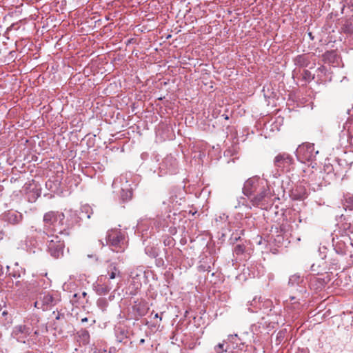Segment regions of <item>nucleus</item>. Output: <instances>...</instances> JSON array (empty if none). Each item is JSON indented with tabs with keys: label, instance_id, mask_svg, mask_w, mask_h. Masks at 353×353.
Returning a JSON list of instances; mask_svg holds the SVG:
<instances>
[{
	"label": "nucleus",
	"instance_id": "1a4fd4ad",
	"mask_svg": "<svg viewBox=\"0 0 353 353\" xmlns=\"http://www.w3.org/2000/svg\"><path fill=\"white\" fill-rule=\"evenodd\" d=\"M274 163L278 168H285L292 163V158L286 153L279 154L275 157Z\"/></svg>",
	"mask_w": 353,
	"mask_h": 353
},
{
	"label": "nucleus",
	"instance_id": "0eeeda50",
	"mask_svg": "<svg viewBox=\"0 0 353 353\" xmlns=\"http://www.w3.org/2000/svg\"><path fill=\"white\" fill-rule=\"evenodd\" d=\"M48 248L51 255L55 258H59L63 254L64 248L63 241H61L58 236H53L48 241Z\"/></svg>",
	"mask_w": 353,
	"mask_h": 353
},
{
	"label": "nucleus",
	"instance_id": "a211bd4d",
	"mask_svg": "<svg viewBox=\"0 0 353 353\" xmlns=\"http://www.w3.org/2000/svg\"><path fill=\"white\" fill-rule=\"evenodd\" d=\"M100 243H101V245H102V246H104V245H105L104 243H103L102 241H100Z\"/></svg>",
	"mask_w": 353,
	"mask_h": 353
},
{
	"label": "nucleus",
	"instance_id": "9d476101",
	"mask_svg": "<svg viewBox=\"0 0 353 353\" xmlns=\"http://www.w3.org/2000/svg\"><path fill=\"white\" fill-rule=\"evenodd\" d=\"M237 338V335H229L228 339L226 341H223L222 343H219L214 347V351L216 353H223L226 352L231 348L230 345L228 344L229 343H234V340Z\"/></svg>",
	"mask_w": 353,
	"mask_h": 353
},
{
	"label": "nucleus",
	"instance_id": "dca6fc26",
	"mask_svg": "<svg viewBox=\"0 0 353 353\" xmlns=\"http://www.w3.org/2000/svg\"><path fill=\"white\" fill-rule=\"evenodd\" d=\"M88 321V318L85 317L83 319H81V322L82 323H85V322H87Z\"/></svg>",
	"mask_w": 353,
	"mask_h": 353
},
{
	"label": "nucleus",
	"instance_id": "20e7f679",
	"mask_svg": "<svg viewBox=\"0 0 353 353\" xmlns=\"http://www.w3.org/2000/svg\"><path fill=\"white\" fill-rule=\"evenodd\" d=\"M58 301L59 299L57 292H43L39 294L38 300L34 303V306L39 308L41 304V307L45 310L54 305Z\"/></svg>",
	"mask_w": 353,
	"mask_h": 353
},
{
	"label": "nucleus",
	"instance_id": "412c9836",
	"mask_svg": "<svg viewBox=\"0 0 353 353\" xmlns=\"http://www.w3.org/2000/svg\"><path fill=\"white\" fill-rule=\"evenodd\" d=\"M123 178V176H121L120 177V181H122Z\"/></svg>",
	"mask_w": 353,
	"mask_h": 353
},
{
	"label": "nucleus",
	"instance_id": "9b49d317",
	"mask_svg": "<svg viewBox=\"0 0 353 353\" xmlns=\"http://www.w3.org/2000/svg\"><path fill=\"white\" fill-rule=\"evenodd\" d=\"M106 276H108V281L109 282L110 280L121 277V273L115 266L110 265L108 272V275Z\"/></svg>",
	"mask_w": 353,
	"mask_h": 353
},
{
	"label": "nucleus",
	"instance_id": "6e6552de",
	"mask_svg": "<svg viewBox=\"0 0 353 353\" xmlns=\"http://www.w3.org/2000/svg\"><path fill=\"white\" fill-rule=\"evenodd\" d=\"M112 284L108 281L107 276H100L94 285V290L99 295H105L112 289Z\"/></svg>",
	"mask_w": 353,
	"mask_h": 353
},
{
	"label": "nucleus",
	"instance_id": "423d86ee",
	"mask_svg": "<svg viewBox=\"0 0 353 353\" xmlns=\"http://www.w3.org/2000/svg\"><path fill=\"white\" fill-rule=\"evenodd\" d=\"M271 197L270 190L268 185L263 186L258 192H256L252 196L249 197L253 206H264L268 203V199Z\"/></svg>",
	"mask_w": 353,
	"mask_h": 353
},
{
	"label": "nucleus",
	"instance_id": "4468645a",
	"mask_svg": "<svg viewBox=\"0 0 353 353\" xmlns=\"http://www.w3.org/2000/svg\"><path fill=\"white\" fill-rule=\"evenodd\" d=\"M234 250H235V252H236V254H241V253H242V252H243V248H242V246H241V245H236V246L235 247Z\"/></svg>",
	"mask_w": 353,
	"mask_h": 353
},
{
	"label": "nucleus",
	"instance_id": "f3484780",
	"mask_svg": "<svg viewBox=\"0 0 353 353\" xmlns=\"http://www.w3.org/2000/svg\"><path fill=\"white\" fill-rule=\"evenodd\" d=\"M86 295H87L86 292H83L82 293V296H83V297H85Z\"/></svg>",
	"mask_w": 353,
	"mask_h": 353
},
{
	"label": "nucleus",
	"instance_id": "39448f33",
	"mask_svg": "<svg viewBox=\"0 0 353 353\" xmlns=\"http://www.w3.org/2000/svg\"><path fill=\"white\" fill-rule=\"evenodd\" d=\"M318 151H314V145L312 143H303L296 149V156L303 162L312 161Z\"/></svg>",
	"mask_w": 353,
	"mask_h": 353
},
{
	"label": "nucleus",
	"instance_id": "f03ea898",
	"mask_svg": "<svg viewBox=\"0 0 353 353\" xmlns=\"http://www.w3.org/2000/svg\"><path fill=\"white\" fill-rule=\"evenodd\" d=\"M125 234L119 230L108 231L107 236V245L117 252H123L125 250Z\"/></svg>",
	"mask_w": 353,
	"mask_h": 353
},
{
	"label": "nucleus",
	"instance_id": "ddd939ff",
	"mask_svg": "<svg viewBox=\"0 0 353 353\" xmlns=\"http://www.w3.org/2000/svg\"><path fill=\"white\" fill-rule=\"evenodd\" d=\"M301 280V278L298 275H292L289 279V283L294 285L296 283H299Z\"/></svg>",
	"mask_w": 353,
	"mask_h": 353
},
{
	"label": "nucleus",
	"instance_id": "4be33fe9",
	"mask_svg": "<svg viewBox=\"0 0 353 353\" xmlns=\"http://www.w3.org/2000/svg\"><path fill=\"white\" fill-rule=\"evenodd\" d=\"M117 181H118V179L115 180V181H114V183H117Z\"/></svg>",
	"mask_w": 353,
	"mask_h": 353
},
{
	"label": "nucleus",
	"instance_id": "6ab92c4d",
	"mask_svg": "<svg viewBox=\"0 0 353 353\" xmlns=\"http://www.w3.org/2000/svg\"><path fill=\"white\" fill-rule=\"evenodd\" d=\"M154 317H155V318H158V317H159V314H158L157 313V314H155Z\"/></svg>",
	"mask_w": 353,
	"mask_h": 353
},
{
	"label": "nucleus",
	"instance_id": "f8f14e48",
	"mask_svg": "<svg viewBox=\"0 0 353 353\" xmlns=\"http://www.w3.org/2000/svg\"><path fill=\"white\" fill-rule=\"evenodd\" d=\"M261 309L260 298H254L249 303L248 310L252 312H257V310Z\"/></svg>",
	"mask_w": 353,
	"mask_h": 353
},
{
	"label": "nucleus",
	"instance_id": "7ed1b4c3",
	"mask_svg": "<svg viewBox=\"0 0 353 353\" xmlns=\"http://www.w3.org/2000/svg\"><path fill=\"white\" fill-rule=\"evenodd\" d=\"M267 184L266 181L259 177L250 178L244 183L243 192L248 198L251 197Z\"/></svg>",
	"mask_w": 353,
	"mask_h": 353
},
{
	"label": "nucleus",
	"instance_id": "aec40b11",
	"mask_svg": "<svg viewBox=\"0 0 353 353\" xmlns=\"http://www.w3.org/2000/svg\"><path fill=\"white\" fill-rule=\"evenodd\" d=\"M140 342H141V343H144V339H141V340L140 341Z\"/></svg>",
	"mask_w": 353,
	"mask_h": 353
},
{
	"label": "nucleus",
	"instance_id": "2eb2a0df",
	"mask_svg": "<svg viewBox=\"0 0 353 353\" xmlns=\"http://www.w3.org/2000/svg\"><path fill=\"white\" fill-rule=\"evenodd\" d=\"M16 329H18L20 332H23L22 329H23V327L22 326H19L18 327H16ZM23 329H25V327H23Z\"/></svg>",
	"mask_w": 353,
	"mask_h": 353
},
{
	"label": "nucleus",
	"instance_id": "f257e3e1",
	"mask_svg": "<svg viewBox=\"0 0 353 353\" xmlns=\"http://www.w3.org/2000/svg\"><path fill=\"white\" fill-rule=\"evenodd\" d=\"M45 228L54 232L62 234L68 228L69 223L65 220L62 212L50 211L43 216Z\"/></svg>",
	"mask_w": 353,
	"mask_h": 353
}]
</instances>
